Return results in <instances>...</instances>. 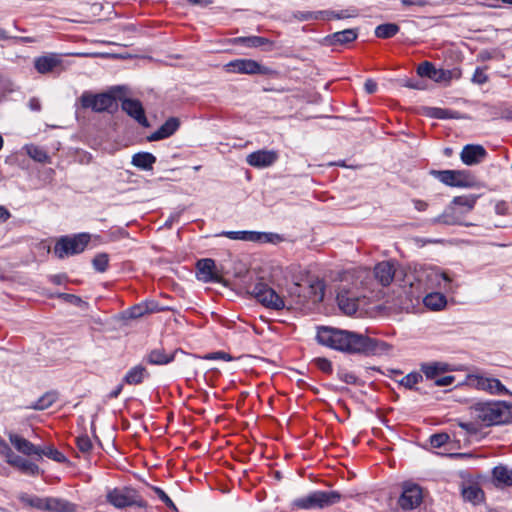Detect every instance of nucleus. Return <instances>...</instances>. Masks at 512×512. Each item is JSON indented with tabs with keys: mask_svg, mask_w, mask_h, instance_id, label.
Masks as SVG:
<instances>
[{
	"mask_svg": "<svg viewBox=\"0 0 512 512\" xmlns=\"http://www.w3.org/2000/svg\"><path fill=\"white\" fill-rule=\"evenodd\" d=\"M90 241V235L80 233L74 236H62L56 242L53 252L59 259L82 253Z\"/></svg>",
	"mask_w": 512,
	"mask_h": 512,
	"instance_id": "nucleus-4",
	"label": "nucleus"
},
{
	"mask_svg": "<svg viewBox=\"0 0 512 512\" xmlns=\"http://www.w3.org/2000/svg\"><path fill=\"white\" fill-rule=\"evenodd\" d=\"M234 43L243 44L247 47H261L269 44V40L260 36H248V37H237L234 39Z\"/></svg>",
	"mask_w": 512,
	"mask_h": 512,
	"instance_id": "nucleus-36",
	"label": "nucleus"
},
{
	"mask_svg": "<svg viewBox=\"0 0 512 512\" xmlns=\"http://www.w3.org/2000/svg\"><path fill=\"white\" fill-rule=\"evenodd\" d=\"M337 303L340 310L346 315H353L358 309V299L347 290L337 293Z\"/></svg>",
	"mask_w": 512,
	"mask_h": 512,
	"instance_id": "nucleus-21",
	"label": "nucleus"
},
{
	"mask_svg": "<svg viewBox=\"0 0 512 512\" xmlns=\"http://www.w3.org/2000/svg\"><path fill=\"white\" fill-rule=\"evenodd\" d=\"M82 108L91 109L94 112H113L117 108L115 97L109 93L92 94L84 92L80 97Z\"/></svg>",
	"mask_w": 512,
	"mask_h": 512,
	"instance_id": "nucleus-7",
	"label": "nucleus"
},
{
	"mask_svg": "<svg viewBox=\"0 0 512 512\" xmlns=\"http://www.w3.org/2000/svg\"><path fill=\"white\" fill-rule=\"evenodd\" d=\"M462 497L465 501L478 505L484 501V492L478 485H468L462 488Z\"/></svg>",
	"mask_w": 512,
	"mask_h": 512,
	"instance_id": "nucleus-29",
	"label": "nucleus"
},
{
	"mask_svg": "<svg viewBox=\"0 0 512 512\" xmlns=\"http://www.w3.org/2000/svg\"><path fill=\"white\" fill-rule=\"evenodd\" d=\"M449 438L446 433H436L430 436V444L434 448H440L449 441Z\"/></svg>",
	"mask_w": 512,
	"mask_h": 512,
	"instance_id": "nucleus-48",
	"label": "nucleus"
},
{
	"mask_svg": "<svg viewBox=\"0 0 512 512\" xmlns=\"http://www.w3.org/2000/svg\"><path fill=\"white\" fill-rule=\"evenodd\" d=\"M225 67L228 72L240 74L266 75L269 72L267 67L252 59H236L226 64Z\"/></svg>",
	"mask_w": 512,
	"mask_h": 512,
	"instance_id": "nucleus-11",
	"label": "nucleus"
},
{
	"mask_svg": "<svg viewBox=\"0 0 512 512\" xmlns=\"http://www.w3.org/2000/svg\"><path fill=\"white\" fill-rule=\"evenodd\" d=\"M323 13L321 11H294L292 17L298 21H311L321 19Z\"/></svg>",
	"mask_w": 512,
	"mask_h": 512,
	"instance_id": "nucleus-39",
	"label": "nucleus"
},
{
	"mask_svg": "<svg viewBox=\"0 0 512 512\" xmlns=\"http://www.w3.org/2000/svg\"><path fill=\"white\" fill-rule=\"evenodd\" d=\"M319 344L349 354L382 355L390 345L355 332L333 327H319L316 335Z\"/></svg>",
	"mask_w": 512,
	"mask_h": 512,
	"instance_id": "nucleus-1",
	"label": "nucleus"
},
{
	"mask_svg": "<svg viewBox=\"0 0 512 512\" xmlns=\"http://www.w3.org/2000/svg\"><path fill=\"white\" fill-rule=\"evenodd\" d=\"M314 362L318 369L324 373H332V363L326 358H316Z\"/></svg>",
	"mask_w": 512,
	"mask_h": 512,
	"instance_id": "nucleus-52",
	"label": "nucleus"
},
{
	"mask_svg": "<svg viewBox=\"0 0 512 512\" xmlns=\"http://www.w3.org/2000/svg\"><path fill=\"white\" fill-rule=\"evenodd\" d=\"M150 376L147 369L142 365H136L128 370L123 378V383L128 385H139Z\"/></svg>",
	"mask_w": 512,
	"mask_h": 512,
	"instance_id": "nucleus-25",
	"label": "nucleus"
},
{
	"mask_svg": "<svg viewBox=\"0 0 512 512\" xmlns=\"http://www.w3.org/2000/svg\"><path fill=\"white\" fill-rule=\"evenodd\" d=\"M108 262V255L105 253L96 255L92 260L93 267L98 272H105L108 267Z\"/></svg>",
	"mask_w": 512,
	"mask_h": 512,
	"instance_id": "nucleus-46",
	"label": "nucleus"
},
{
	"mask_svg": "<svg viewBox=\"0 0 512 512\" xmlns=\"http://www.w3.org/2000/svg\"><path fill=\"white\" fill-rule=\"evenodd\" d=\"M46 512H75L76 505L69 502L68 500L57 498V497H47L46 501Z\"/></svg>",
	"mask_w": 512,
	"mask_h": 512,
	"instance_id": "nucleus-24",
	"label": "nucleus"
},
{
	"mask_svg": "<svg viewBox=\"0 0 512 512\" xmlns=\"http://www.w3.org/2000/svg\"><path fill=\"white\" fill-rule=\"evenodd\" d=\"M342 496L337 491H314L292 501V508L302 510L323 509L338 503Z\"/></svg>",
	"mask_w": 512,
	"mask_h": 512,
	"instance_id": "nucleus-3",
	"label": "nucleus"
},
{
	"mask_svg": "<svg viewBox=\"0 0 512 512\" xmlns=\"http://www.w3.org/2000/svg\"><path fill=\"white\" fill-rule=\"evenodd\" d=\"M43 456H46L47 458L52 459L58 463L68 462V459L66 458V456L62 452H60L59 450L54 448L53 446H46L44 448L40 447V451H38L37 459L39 460Z\"/></svg>",
	"mask_w": 512,
	"mask_h": 512,
	"instance_id": "nucleus-34",
	"label": "nucleus"
},
{
	"mask_svg": "<svg viewBox=\"0 0 512 512\" xmlns=\"http://www.w3.org/2000/svg\"><path fill=\"white\" fill-rule=\"evenodd\" d=\"M61 59L55 54L37 57L34 60V67L40 74L53 72L61 65Z\"/></svg>",
	"mask_w": 512,
	"mask_h": 512,
	"instance_id": "nucleus-20",
	"label": "nucleus"
},
{
	"mask_svg": "<svg viewBox=\"0 0 512 512\" xmlns=\"http://www.w3.org/2000/svg\"><path fill=\"white\" fill-rule=\"evenodd\" d=\"M28 155L37 162L44 163L48 160L46 151L38 146H30L27 148Z\"/></svg>",
	"mask_w": 512,
	"mask_h": 512,
	"instance_id": "nucleus-44",
	"label": "nucleus"
},
{
	"mask_svg": "<svg viewBox=\"0 0 512 512\" xmlns=\"http://www.w3.org/2000/svg\"><path fill=\"white\" fill-rule=\"evenodd\" d=\"M156 157L149 152H138L132 156L131 164L141 170H152Z\"/></svg>",
	"mask_w": 512,
	"mask_h": 512,
	"instance_id": "nucleus-28",
	"label": "nucleus"
},
{
	"mask_svg": "<svg viewBox=\"0 0 512 512\" xmlns=\"http://www.w3.org/2000/svg\"><path fill=\"white\" fill-rule=\"evenodd\" d=\"M338 378L345 382L346 384H356L358 381V377L350 372H347L345 370H339L337 372Z\"/></svg>",
	"mask_w": 512,
	"mask_h": 512,
	"instance_id": "nucleus-51",
	"label": "nucleus"
},
{
	"mask_svg": "<svg viewBox=\"0 0 512 512\" xmlns=\"http://www.w3.org/2000/svg\"><path fill=\"white\" fill-rule=\"evenodd\" d=\"M282 237L277 233L257 232L255 231L254 242L258 243H278Z\"/></svg>",
	"mask_w": 512,
	"mask_h": 512,
	"instance_id": "nucleus-38",
	"label": "nucleus"
},
{
	"mask_svg": "<svg viewBox=\"0 0 512 512\" xmlns=\"http://www.w3.org/2000/svg\"><path fill=\"white\" fill-rule=\"evenodd\" d=\"M459 75H460L459 72L436 68L435 78H433V81H435V82L449 81L454 76L459 77Z\"/></svg>",
	"mask_w": 512,
	"mask_h": 512,
	"instance_id": "nucleus-47",
	"label": "nucleus"
},
{
	"mask_svg": "<svg viewBox=\"0 0 512 512\" xmlns=\"http://www.w3.org/2000/svg\"><path fill=\"white\" fill-rule=\"evenodd\" d=\"M7 436L9 438V441L11 442V444L14 446V448L18 452H20L24 455H27V456H33V455L37 456L38 455V451H40L39 446L34 445L29 440L23 438L22 436L14 433V432H8Z\"/></svg>",
	"mask_w": 512,
	"mask_h": 512,
	"instance_id": "nucleus-18",
	"label": "nucleus"
},
{
	"mask_svg": "<svg viewBox=\"0 0 512 512\" xmlns=\"http://www.w3.org/2000/svg\"><path fill=\"white\" fill-rule=\"evenodd\" d=\"M399 31V26L395 23H385L375 28V35L378 38L388 39L395 36Z\"/></svg>",
	"mask_w": 512,
	"mask_h": 512,
	"instance_id": "nucleus-35",
	"label": "nucleus"
},
{
	"mask_svg": "<svg viewBox=\"0 0 512 512\" xmlns=\"http://www.w3.org/2000/svg\"><path fill=\"white\" fill-rule=\"evenodd\" d=\"M197 278L203 282H218L219 277L215 272V262L213 259L204 258L197 261Z\"/></svg>",
	"mask_w": 512,
	"mask_h": 512,
	"instance_id": "nucleus-17",
	"label": "nucleus"
},
{
	"mask_svg": "<svg viewBox=\"0 0 512 512\" xmlns=\"http://www.w3.org/2000/svg\"><path fill=\"white\" fill-rule=\"evenodd\" d=\"M180 127V120L177 117L168 118L155 132L147 137L149 142L159 141L172 136Z\"/></svg>",
	"mask_w": 512,
	"mask_h": 512,
	"instance_id": "nucleus-16",
	"label": "nucleus"
},
{
	"mask_svg": "<svg viewBox=\"0 0 512 512\" xmlns=\"http://www.w3.org/2000/svg\"><path fill=\"white\" fill-rule=\"evenodd\" d=\"M178 352L179 350L176 349L172 353L167 354L163 348H155L147 354L146 361L151 365H166L174 360ZM180 352L182 351L180 350Z\"/></svg>",
	"mask_w": 512,
	"mask_h": 512,
	"instance_id": "nucleus-23",
	"label": "nucleus"
},
{
	"mask_svg": "<svg viewBox=\"0 0 512 512\" xmlns=\"http://www.w3.org/2000/svg\"><path fill=\"white\" fill-rule=\"evenodd\" d=\"M457 112L443 108H429L428 116L436 119L457 118Z\"/></svg>",
	"mask_w": 512,
	"mask_h": 512,
	"instance_id": "nucleus-42",
	"label": "nucleus"
},
{
	"mask_svg": "<svg viewBox=\"0 0 512 512\" xmlns=\"http://www.w3.org/2000/svg\"><path fill=\"white\" fill-rule=\"evenodd\" d=\"M0 445L3 446V455L6 457L8 464L18 468L25 474L36 475L39 473V466L37 464L15 454L4 440H0Z\"/></svg>",
	"mask_w": 512,
	"mask_h": 512,
	"instance_id": "nucleus-10",
	"label": "nucleus"
},
{
	"mask_svg": "<svg viewBox=\"0 0 512 512\" xmlns=\"http://www.w3.org/2000/svg\"><path fill=\"white\" fill-rule=\"evenodd\" d=\"M450 213H451V211H450V210H446V209H444V211H443L440 215H438V216H436V217L432 218V219L430 220V223H431L432 225H437V224H444V225H459V224H458V218H455V217H454V216H452V214H450Z\"/></svg>",
	"mask_w": 512,
	"mask_h": 512,
	"instance_id": "nucleus-37",
	"label": "nucleus"
},
{
	"mask_svg": "<svg viewBox=\"0 0 512 512\" xmlns=\"http://www.w3.org/2000/svg\"><path fill=\"white\" fill-rule=\"evenodd\" d=\"M395 265L391 261H382L374 267V276L382 286H388L395 276Z\"/></svg>",
	"mask_w": 512,
	"mask_h": 512,
	"instance_id": "nucleus-19",
	"label": "nucleus"
},
{
	"mask_svg": "<svg viewBox=\"0 0 512 512\" xmlns=\"http://www.w3.org/2000/svg\"><path fill=\"white\" fill-rule=\"evenodd\" d=\"M223 236L232 240H243L245 239L246 231H225L222 232Z\"/></svg>",
	"mask_w": 512,
	"mask_h": 512,
	"instance_id": "nucleus-56",
	"label": "nucleus"
},
{
	"mask_svg": "<svg viewBox=\"0 0 512 512\" xmlns=\"http://www.w3.org/2000/svg\"><path fill=\"white\" fill-rule=\"evenodd\" d=\"M143 305L145 306L146 314L163 310V308H160L155 301H146L143 302Z\"/></svg>",
	"mask_w": 512,
	"mask_h": 512,
	"instance_id": "nucleus-61",
	"label": "nucleus"
},
{
	"mask_svg": "<svg viewBox=\"0 0 512 512\" xmlns=\"http://www.w3.org/2000/svg\"><path fill=\"white\" fill-rule=\"evenodd\" d=\"M448 370V365L441 362L424 363L421 365V372L427 379H437V377Z\"/></svg>",
	"mask_w": 512,
	"mask_h": 512,
	"instance_id": "nucleus-30",
	"label": "nucleus"
},
{
	"mask_svg": "<svg viewBox=\"0 0 512 512\" xmlns=\"http://www.w3.org/2000/svg\"><path fill=\"white\" fill-rule=\"evenodd\" d=\"M455 381V377L451 375L439 377L435 380L434 384L436 386H449L452 385Z\"/></svg>",
	"mask_w": 512,
	"mask_h": 512,
	"instance_id": "nucleus-58",
	"label": "nucleus"
},
{
	"mask_svg": "<svg viewBox=\"0 0 512 512\" xmlns=\"http://www.w3.org/2000/svg\"><path fill=\"white\" fill-rule=\"evenodd\" d=\"M423 377L418 372H411L404 376L400 381L399 384L401 386H404L407 389H414V386L418 384L420 381H422Z\"/></svg>",
	"mask_w": 512,
	"mask_h": 512,
	"instance_id": "nucleus-41",
	"label": "nucleus"
},
{
	"mask_svg": "<svg viewBox=\"0 0 512 512\" xmlns=\"http://www.w3.org/2000/svg\"><path fill=\"white\" fill-rule=\"evenodd\" d=\"M468 380L471 386L487 391L491 394H509V391L498 379L488 378L481 375H469Z\"/></svg>",
	"mask_w": 512,
	"mask_h": 512,
	"instance_id": "nucleus-12",
	"label": "nucleus"
},
{
	"mask_svg": "<svg viewBox=\"0 0 512 512\" xmlns=\"http://www.w3.org/2000/svg\"><path fill=\"white\" fill-rule=\"evenodd\" d=\"M430 175L450 187L470 188L475 180L466 170H431Z\"/></svg>",
	"mask_w": 512,
	"mask_h": 512,
	"instance_id": "nucleus-8",
	"label": "nucleus"
},
{
	"mask_svg": "<svg viewBox=\"0 0 512 512\" xmlns=\"http://www.w3.org/2000/svg\"><path fill=\"white\" fill-rule=\"evenodd\" d=\"M493 479L496 487L512 486V470L505 466H496L492 471Z\"/></svg>",
	"mask_w": 512,
	"mask_h": 512,
	"instance_id": "nucleus-26",
	"label": "nucleus"
},
{
	"mask_svg": "<svg viewBox=\"0 0 512 512\" xmlns=\"http://www.w3.org/2000/svg\"><path fill=\"white\" fill-rule=\"evenodd\" d=\"M478 198H479V195H475V194L456 196L452 199V203H453V205H456L457 207H461L462 208L461 212H463L465 215L474 209Z\"/></svg>",
	"mask_w": 512,
	"mask_h": 512,
	"instance_id": "nucleus-31",
	"label": "nucleus"
},
{
	"mask_svg": "<svg viewBox=\"0 0 512 512\" xmlns=\"http://www.w3.org/2000/svg\"><path fill=\"white\" fill-rule=\"evenodd\" d=\"M17 498L26 507L34 508L40 511H46L47 497H39L22 492L17 496Z\"/></svg>",
	"mask_w": 512,
	"mask_h": 512,
	"instance_id": "nucleus-27",
	"label": "nucleus"
},
{
	"mask_svg": "<svg viewBox=\"0 0 512 512\" xmlns=\"http://www.w3.org/2000/svg\"><path fill=\"white\" fill-rule=\"evenodd\" d=\"M423 500L422 488L415 483L405 482L402 485V492L398 498V505L402 510L416 509Z\"/></svg>",
	"mask_w": 512,
	"mask_h": 512,
	"instance_id": "nucleus-9",
	"label": "nucleus"
},
{
	"mask_svg": "<svg viewBox=\"0 0 512 512\" xmlns=\"http://www.w3.org/2000/svg\"><path fill=\"white\" fill-rule=\"evenodd\" d=\"M122 110L143 127H149L150 123L145 116L142 103L137 99L125 98L121 104Z\"/></svg>",
	"mask_w": 512,
	"mask_h": 512,
	"instance_id": "nucleus-13",
	"label": "nucleus"
},
{
	"mask_svg": "<svg viewBox=\"0 0 512 512\" xmlns=\"http://www.w3.org/2000/svg\"><path fill=\"white\" fill-rule=\"evenodd\" d=\"M28 106L32 111H40L41 110V103L38 98H31L28 102Z\"/></svg>",
	"mask_w": 512,
	"mask_h": 512,
	"instance_id": "nucleus-64",
	"label": "nucleus"
},
{
	"mask_svg": "<svg viewBox=\"0 0 512 512\" xmlns=\"http://www.w3.org/2000/svg\"><path fill=\"white\" fill-rule=\"evenodd\" d=\"M323 13V16L321 17V19H332V18H336V19H342V18H345L347 17L346 14L342 12H335V11H321Z\"/></svg>",
	"mask_w": 512,
	"mask_h": 512,
	"instance_id": "nucleus-59",
	"label": "nucleus"
},
{
	"mask_svg": "<svg viewBox=\"0 0 512 512\" xmlns=\"http://www.w3.org/2000/svg\"><path fill=\"white\" fill-rule=\"evenodd\" d=\"M278 159V154L273 150H258L246 157L247 163L255 168H265L273 165Z\"/></svg>",
	"mask_w": 512,
	"mask_h": 512,
	"instance_id": "nucleus-15",
	"label": "nucleus"
},
{
	"mask_svg": "<svg viewBox=\"0 0 512 512\" xmlns=\"http://www.w3.org/2000/svg\"><path fill=\"white\" fill-rule=\"evenodd\" d=\"M435 72H436V67L428 61L421 63L417 68V73L419 76L427 77L431 80H433V78H435Z\"/></svg>",
	"mask_w": 512,
	"mask_h": 512,
	"instance_id": "nucleus-43",
	"label": "nucleus"
},
{
	"mask_svg": "<svg viewBox=\"0 0 512 512\" xmlns=\"http://www.w3.org/2000/svg\"><path fill=\"white\" fill-rule=\"evenodd\" d=\"M203 359L231 361L233 359V357L229 353H226L223 351H217V352H212V353H208V354L204 355Z\"/></svg>",
	"mask_w": 512,
	"mask_h": 512,
	"instance_id": "nucleus-49",
	"label": "nucleus"
},
{
	"mask_svg": "<svg viewBox=\"0 0 512 512\" xmlns=\"http://www.w3.org/2000/svg\"><path fill=\"white\" fill-rule=\"evenodd\" d=\"M427 278L435 279L438 283L440 280L451 281L450 278L445 273H440L434 269H430L426 271Z\"/></svg>",
	"mask_w": 512,
	"mask_h": 512,
	"instance_id": "nucleus-54",
	"label": "nucleus"
},
{
	"mask_svg": "<svg viewBox=\"0 0 512 512\" xmlns=\"http://www.w3.org/2000/svg\"><path fill=\"white\" fill-rule=\"evenodd\" d=\"M488 80V77L487 75L484 73V70L481 69V68H476L474 74H473V77H472V81L476 84H484L486 83Z\"/></svg>",
	"mask_w": 512,
	"mask_h": 512,
	"instance_id": "nucleus-53",
	"label": "nucleus"
},
{
	"mask_svg": "<svg viewBox=\"0 0 512 512\" xmlns=\"http://www.w3.org/2000/svg\"><path fill=\"white\" fill-rule=\"evenodd\" d=\"M487 156V151L482 145L467 144L463 147L460 158L461 161L468 166L481 163Z\"/></svg>",
	"mask_w": 512,
	"mask_h": 512,
	"instance_id": "nucleus-14",
	"label": "nucleus"
},
{
	"mask_svg": "<svg viewBox=\"0 0 512 512\" xmlns=\"http://www.w3.org/2000/svg\"><path fill=\"white\" fill-rule=\"evenodd\" d=\"M58 392L48 391L31 405L34 410H45L51 407L58 400Z\"/></svg>",
	"mask_w": 512,
	"mask_h": 512,
	"instance_id": "nucleus-33",
	"label": "nucleus"
},
{
	"mask_svg": "<svg viewBox=\"0 0 512 512\" xmlns=\"http://www.w3.org/2000/svg\"><path fill=\"white\" fill-rule=\"evenodd\" d=\"M78 450L83 454H89L93 448V444L88 435H81L76 438Z\"/></svg>",
	"mask_w": 512,
	"mask_h": 512,
	"instance_id": "nucleus-45",
	"label": "nucleus"
},
{
	"mask_svg": "<svg viewBox=\"0 0 512 512\" xmlns=\"http://www.w3.org/2000/svg\"><path fill=\"white\" fill-rule=\"evenodd\" d=\"M154 491L159 497V499L165 503L169 508L173 509L174 511H177V508L174 504V502L171 500V498L165 493L164 490H162L159 487H154Z\"/></svg>",
	"mask_w": 512,
	"mask_h": 512,
	"instance_id": "nucleus-50",
	"label": "nucleus"
},
{
	"mask_svg": "<svg viewBox=\"0 0 512 512\" xmlns=\"http://www.w3.org/2000/svg\"><path fill=\"white\" fill-rule=\"evenodd\" d=\"M364 89L368 94H374L378 89V85L373 79H367L364 84Z\"/></svg>",
	"mask_w": 512,
	"mask_h": 512,
	"instance_id": "nucleus-62",
	"label": "nucleus"
},
{
	"mask_svg": "<svg viewBox=\"0 0 512 512\" xmlns=\"http://www.w3.org/2000/svg\"><path fill=\"white\" fill-rule=\"evenodd\" d=\"M248 293L266 308L272 310H282L285 308L284 299L264 282L260 281L249 286Z\"/></svg>",
	"mask_w": 512,
	"mask_h": 512,
	"instance_id": "nucleus-6",
	"label": "nucleus"
},
{
	"mask_svg": "<svg viewBox=\"0 0 512 512\" xmlns=\"http://www.w3.org/2000/svg\"><path fill=\"white\" fill-rule=\"evenodd\" d=\"M309 295L313 302H320L324 298V285L320 281H315L309 286Z\"/></svg>",
	"mask_w": 512,
	"mask_h": 512,
	"instance_id": "nucleus-40",
	"label": "nucleus"
},
{
	"mask_svg": "<svg viewBox=\"0 0 512 512\" xmlns=\"http://www.w3.org/2000/svg\"><path fill=\"white\" fill-rule=\"evenodd\" d=\"M459 426L466 430L469 434H476L478 432L477 425L472 422H460Z\"/></svg>",
	"mask_w": 512,
	"mask_h": 512,
	"instance_id": "nucleus-60",
	"label": "nucleus"
},
{
	"mask_svg": "<svg viewBox=\"0 0 512 512\" xmlns=\"http://www.w3.org/2000/svg\"><path fill=\"white\" fill-rule=\"evenodd\" d=\"M424 305L432 310V311H439L443 309L447 304L446 297L438 292H433L425 296L423 299Z\"/></svg>",
	"mask_w": 512,
	"mask_h": 512,
	"instance_id": "nucleus-32",
	"label": "nucleus"
},
{
	"mask_svg": "<svg viewBox=\"0 0 512 512\" xmlns=\"http://www.w3.org/2000/svg\"><path fill=\"white\" fill-rule=\"evenodd\" d=\"M357 29H345L325 37V43L330 46H340L353 42L357 39Z\"/></svg>",
	"mask_w": 512,
	"mask_h": 512,
	"instance_id": "nucleus-22",
	"label": "nucleus"
},
{
	"mask_svg": "<svg viewBox=\"0 0 512 512\" xmlns=\"http://www.w3.org/2000/svg\"><path fill=\"white\" fill-rule=\"evenodd\" d=\"M106 500L118 509L132 506L146 507V502L138 491L131 487H120L110 490L107 493Z\"/></svg>",
	"mask_w": 512,
	"mask_h": 512,
	"instance_id": "nucleus-5",
	"label": "nucleus"
},
{
	"mask_svg": "<svg viewBox=\"0 0 512 512\" xmlns=\"http://www.w3.org/2000/svg\"><path fill=\"white\" fill-rule=\"evenodd\" d=\"M473 417L485 426L512 422V403L502 401L478 402L472 406Z\"/></svg>",
	"mask_w": 512,
	"mask_h": 512,
	"instance_id": "nucleus-2",
	"label": "nucleus"
},
{
	"mask_svg": "<svg viewBox=\"0 0 512 512\" xmlns=\"http://www.w3.org/2000/svg\"><path fill=\"white\" fill-rule=\"evenodd\" d=\"M146 314L145 306L143 303L133 306L130 309L129 316L131 318H139Z\"/></svg>",
	"mask_w": 512,
	"mask_h": 512,
	"instance_id": "nucleus-55",
	"label": "nucleus"
},
{
	"mask_svg": "<svg viewBox=\"0 0 512 512\" xmlns=\"http://www.w3.org/2000/svg\"><path fill=\"white\" fill-rule=\"evenodd\" d=\"M508 210V204L505 201H499L495 205V212L498 215H504L506 214Z\"/></svg>",
	"mask_w": 512,
	"mask_h": 512,
	"instance_id": "nucleus-63",
	"label": "nucleus"
},
{
	"mask_svg": "<svg viewBox=\"0 0 512 512\" xmlns=\"http://www.w3.org/2000/svg\"><path fill=\"white\" fill-rule=\"evenodd\" d=\"M445 209L446 210H450L451 211L450 214H452V216H454L455 218H458V224L459 225L464 224L462 222V218L464 217V213L461 212V210H458L457 206L453 205L452 201L450 202V204Z\"/></svg>",
	"mask_w": 512,
	"mask_h": 512,
	"instance_id": "nucleus-57",
	"label": "nucleus"
}]
</instances>
